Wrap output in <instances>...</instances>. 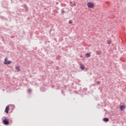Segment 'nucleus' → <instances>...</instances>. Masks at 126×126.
Instances as JSON below:
<instances>
[{
    "label": "nucleus",
    "instance_id": "6e6552de",
    "mask_svg": "<svg viewBox=\"0 0 126 126\" xmlns=\"http://www.w3.org/2000/svg\"><path fill=\"white\" fill-rule=\"evenodd\" d=\"M103 121H104V122H109V118H104L103 119Z\"/></svg>",
    "mask_w": 126,
    "mask_h": 126
},
{
    "label": "nucleus",
    "instance_id": "aec40b11",
    "mask_svg": "<svg viewBox=\"0 0 126 126\" xmlns=\"http://www.w3.org/2000/svg\"><path fill=\"white\" fill-rule=\"evenodd\" d=\"M80 57H81V58H82V55H81Z\"/></svg>",
    "mask_w": 126,
    "mask_h": 126
},
{
    "label": "nucleus",
    "instance_id": "9b49d317",
    "mask_svg": "<svg viewBox=\"0 0 126 126\" xmlns=\"http://www.w3.org/2000/svg\"><path fill=\"white\" fill-rule=\"evenodd\" d=\"M96 53L97 55H101V54H102L101 51H96Z\"/></svg>",
    "mask_w": 126,
    "mask_h": 126
},
{
    "label": "nucleus",
    "instance_id": "7ed1b4c3",
    "mask_svg": "<svg viewBox=\"0 0 126 126\" xmlns=\"http://www.w3.org/2000/svg\"><path fill=\"white\" fill-rule=\"evenodd\" d=\"M7 58L4 59V64H10V63H11V61H7Z\"/></svg>",
    "mask_w": 126,
    "mask_h": 126
},
{
    "label": "nucleus",
    "instance_id": "2eb2a0df",
    "mask_svg": "<svg viewBox=\"0 0 126 126\" xmlns=\"http://www.w3.org/2000/svg\"><path fill=\"white\" fill-rule=\"evenodd\" d=\"M28 91H29V92H31L32 90H31V89H28Z\"/></svg>",
    "mask_w": 126,
    "mask_h": 126
},
{
    "label": "nucleus",
    "instance_id": "ddd939ff",
    "mask_svg": "<svg viewBox=\"0 0 126 126\" xmlns=\"http://www.w3.org/2000/svg\"><path fill=\"white\" fill-rule=\"evenodd\" d=\"M63 13H65V11L63 10V9L62 10L61 14H63Z\"/></svg>",
    "mask_w": 126,
    "mask_h": 126
},
{
    "label": "nucleus",
    "instance_id": "1a4fd4ad",
    "mask_svg": "<svg viewBox=\"0 0 126 126\" xmlns=\"http://www.w3.org/2000/svg\"><path fill=\"white\" fill-rule=\"evenodd\" d=\"M124 109H125V106L121 105L120 106V110L121 111H123L124 110Z\"/></svg>",
    "mask_w": 126,
    "mask_h": 126
},
{
    "label": "nucleus",
    "instance_id": "f3484780",
    "mask_svg": "<svg viewBox=\"0 0 126 126\" xmlns=\"http://www.w3.org/2000/svg\"><path fill=\"white\" fill-rule=\"evenodd\" d=\"M97 84H100V82L99 81H97Z\"/></svg>",
    "mask_w": 126,
    "mask_h": 126
},
{
    "label": "nucleus",
    "instance_id": "dca6fc26",
    "mask_svg": "<svg viewBox=\"0 0 126 126\" xmlns=\"http://www.w3.org/2000/svg\"><path fill=\"white\" fill-rule=\"evenodd\" d=\"M49 63H53V61H50V62H49Z\"/></svg>",
    "mask_w": 126,
    "mask_h": 126
},
{
    "label": "nucleus",
    "instance_id": "a211bd4d",
    "mask_svg": "<svg viewBox=\"0 0 126 126\" xmlns=\"http://www.w3.org/2000/svg\"><path fill=\"white\" fill-rule=\"evenodd\" d=\"M72 5H73V6H75V5H76L75 3H73L72 4Z\"/></svg>",
    "mask_w": 126,
    "mask_h": 126
},
{
    "label": "nucleus",
    "instance_id": "f03ea898",
    "mask_svg": "<svg viewBox=\"0 0 126 126\" xmlns=\"http://www.w3.org/2000/svg\"><path fill=\"white\" fill-rule=\"evenodd\" d=\"M87 5L90 8H93L94 7V4L90 2H88Z\"/></svg>",
    "mask_w": 126,
    "mask_h": 126
},
{
    "label": "nucleus",
    "instance_id": "39448f33",
    "mask_svg": "<svg viewBox=\"0 0 126 126\" xmlns=\"http://www.w3.org/2000/svg\"><path fill=\"white\" fill-rule=\"evenodd\" d=\"M23 7H24L26 11H28V8L27 7V6L26 4H24L23 5Z\"/></svg>",
    "mask_w": 126,
    "mask_h": 126
},
{
    "label": "nucleus",
    "instance_id": "423d86ee",
    "mask_svg": "<svg viewBox=\"0 0 126 126\" xmlns=\"http://www.w3.org/2000/svg\"><path fill=\"white\" fill-rule=\"evenodd\" d=\"M91 57V54L89 53H87L86 54V58H90Z\"/></svg>",
    "mask_w": 126,
    "mask_h": 126
},
{
    "label": "nucleus",
    "instance_id": "f257e3e1",
    "mask_svg": "<svg viewBox=\"0 0 126 126\" xmlns=\"http://www.w3.org/2000/svg\"><path fill=\"white\" fill-rule=\"evenodd\" d=\"M2 122H3V125H5V126H8V125H9V122L6 118H5L3 120Z\"/></svg>",
    "mask_w": 126,
    "mask_h": 126
},
{
    "label": "nucleus",
    "instance_id": "6ab92c4d",
    "mask_svg": "<svg viewBox=\"0 0 126 126\" xmlns=\"http://www.w3.org/2000/svg\"><path fill=\"white\" fill-rule=\"evenodd\" d=\"M70 3H72V1L70 2Z\"/></svg>",
    "mask_w": 126,
    "mask_h": 126
},
{
    "label": "nucleus",
    "instance_id": "0eeeda50",
    "mask_svg": "<svg viewBox=\"0 0 126 126\" xmlns=\"http://www.w3.org/2000/svg\"><path fill=\"white\" fill-rule=\"evenodd\" d=\"M15 68H16V70H17V71H20V67H19V66H16L15 67Z\"/></svg>",
    "mask_w": 126,
    "mask_h": 126
},
{
    "label": "nucleus",
    "instance_id": "4468645a",
    "mask_svg": "<svg viewBox=\"0 0 126 126\" xmlns=\"http://www.w3.org/2000/svg\"><path fill=\"white\" fill-rule=\"evenodd\" d=\"M68 23H69V24H71V23H72V20H70L68 21Z\"/></svg>",
    "mask_w": 126,
    "mask_h": 126
},
{
    "label": "nucleus",
    "instance_id": "20e7f679",
    "mask_svg": "<svg viewBox=\"0 0 126 126\" xmlns=\"http://www.w3.org/2000/svg\"><path fill=\"white\" fill-rule=\"evenodd\" d=\"M9 111V106L7 105L5 108V112L6 113V114H8Z\"/></svg>",
    "mask_w": 126,
    "mask_h": 126
},
{
    "label": "nucleus",
    "instance_id": "f8f14e48",
    "mask_svg": "<svg viewBox=\"0 0 126 126\" xmlns=\"http://www.w3.org/2000/svg\"><path fill=\"white\" fill-rule=\"evenodd\" d=\"M107 42L108 45H110V44L112 43V41H111V40H107Z\"/></svg>",
    "mask_w": 126,
    "mask_h": 126
},
{
    "label": "nucleus",
    "instance_id": "9d476101",
    "mask_svg": "<svg viewBox=\"0 0 126 126\" xmlns=\"http://www.w3.org/2000/svg\"><path fill=\"white\" fill-rule=\"evenodd\" d=\"M80 68H81V69H82V70H83V69H84V65H80Z\"/></svg>",
    "mask_w": 126,
    "mask_h": 126
}]
</instances>
